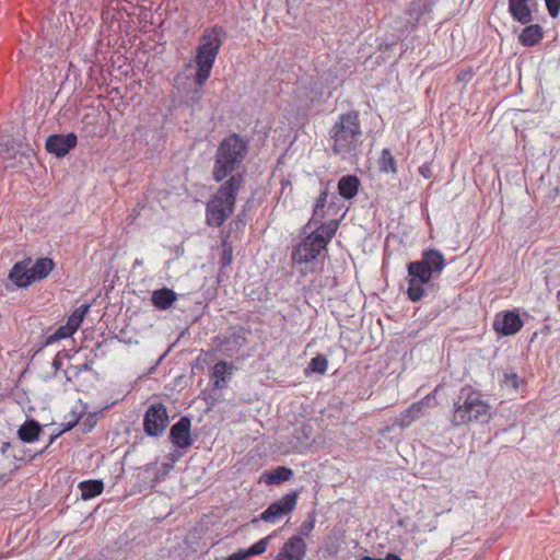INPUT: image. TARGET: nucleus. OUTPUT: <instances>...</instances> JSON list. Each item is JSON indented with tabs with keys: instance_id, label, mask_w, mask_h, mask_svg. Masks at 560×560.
<instances>
[{
	"instance_id": "obj_46",
	"label": "nucleus",
	"mask_w": 560,
	"mask_h": 560,
	"mask_svg": "<svg viewBox=\"0 0 560 560\" xmlns=\"http://www.w3.org/2000/svg\"><path fill=\"white\" fill-rule=\"evenodd\" d=\"M182 456L180 453H171L170 458L173 463H175Z\"/></svg>"
},
{
	"instance_id": "obj_12",
	"label": "nucleus",
	"mask_w": 560,
	"mask_h": 560,
	"mask_svg": "<svg viewBox=\"0 0 560 560\" xmlns=\"http://www.w3.org/2000/svg\"><path fill=\"white\" fill-rule=\"evenodd\" d=\"M31 149H24L22 143L15 140H8L0 143V164L4 168H13L23 162L24 158H28Z\"/></svg>"
},
{
	"instance_id": "obj_25",
	"label": "nucleus",
	"mask_w": 560,
	"mask_h": 560,
	"mask_svg": "<svg viewBox=\"0 0 560 560\" xmlns=\"http://www.w3.org/2000/svg\"><path fill=\"white\" fill-rule=\"evenodd\" d=\"M378 168L381 172L386 174H396L397 173V163L392 154L390 150L385 148L381 152L380 161H378Z\"/></svg>"
},
{
	"instance_id": "obj_35",
	"label": "nucleus",
	"mask_w": 560,
	"mask_h": 560,
	"mask_svg": "<svg viewBox=\"0 0 560 560\" xmlns=\"http://www.w3.org/2000/svg\"><path fill=\"white\" fill-rule=\"evenodd\" d=\"M415 420L413 416H406V410L400 413L399 417H397L394 421V425L399 427L400 429H405L411 424V422Z\"/></svg>"
},
{
	"instance_id": "obj_26",
	"label": "nucleus",
	"mask_w": 560,
	"mask_h": 560,
	"mask_svg": "<svg viewBox=\"0 0 560 560\" xmlns=\"http://www.w3.org/2000/svg\"><path fill=\"white\" fill-rule=\"evenodd\" d=\"M90 310V304H82L77 307L73 313L69 316L67 323L70 325V332H75L83 322L86 313Z\"/></svg>"
},
{
	"instance_id": "obj_8",
	"label": "nucleus",
	"mask_w": 560,
	"mask_h": 560,
	"mask_svg": "<svg viewBox=\"0 0 560 560\" xmlns=\"http://www.w3.org/2000/svg\"><path fill=\"white\" fill-rule=\"evenodd\" d=\"M446 266L443 253L436 248L422 252L421 258L408 265L410 280H431L439 277Z\"/></svg>"
},
{
	"instance_id": "obj_21",
	"label": "nucleus",
	"mask_w": 560,
	"mask_h": 560,
	"mask_svg": "<svg viewBox=\"0 0 560 560\" xmlns=\"http://www.w3.org/2000/svg\"><path fill=\"white\" fill-rule=\"evenodd\" d=\"M177 300V294L167 288L154 290L152 292L151 301L159 310H167Z\"/></svg>"
},
{
	"instance_id": "obj_11",
	"label": "nucleus",
	"mask_w": 560,
	"mask_h": 560,
	"mask_svg": "<svg viewBox=\"0 0 560 560\" xmlns=\"http://www.w3.org/2000/svg\"><path fill=\"white\" fill-rule=\"evenodd\" d=\"M298 493L290 492L284 494L280 500L271 503L259 516V520L267 523H276L281 517L290 514L296 506Z\"/></svg>"
},
{
	"instance_id": "obj_47",
	"label": "nucleus",
	"mask_w": 560,
	"mask_h": 560,
	"mask_svg": "<svg viewBox=\"0 0 560 560\" xmlns=\"http://www.w3.org/2000/svg\"><path fill=\"white\" fill-rule=\"evenodd\" d=\"M61 365V362L57 359L54 360V366L58 369Z\"/></svg>"
},
{
	"instance_id": "obj_10",
	"label": "nucleus",
	"mask_w": 560,
	"mask_h": 560,
	"mask_svg": "<svg viewBox=\"0 0 560 560\" xmlns=\"http://www.w3.org/2000/svg\"><path fill=\"white\" fill-rule=\"evenodd\" d=\"M170 424L165 405L155 402L149 406L143 417V431L149 436H161Z\"/></svg>"
},
{
	"instance_id": "obj_45",
	"label": "nucleus",
	"mask_w": 560,
	"mask_h": 560,
	"mask_svg": "<svg viewBox=\"0 0 560 560\" xmlns=\"http://www.w3.org/2000/svg\"><path fill=\"white\" fill-rule=\"evenodd\" d=\"M78 422H79V420H78V419H75L74 421L69 422V423L66 425V428H65V430H63V431L71 430V429H72V428H73Z\"/></svg>"
},
{
	"instance_id": "obj_4",
	"label": "nucleus",
	"mask_w": 560,
	"mask_h": 560,
	"mask_svg": "<svg viewBox=\"0 0 560 560\" xmlns=\"http://www.w3.org/2000/svg\"><path fill=\"white\" fill-rule=\"evenodd\" d=\"M490 418V406L483 395L470 385L462 387L453 402L451 423L454 427L470 422L487 423Z\"/></svg>"
},
{
	"instance_id": "obj_17",
	"label": "nucleus",
	"mask_w": 560,
	"mask_h": 560,
	"mask_svg": "<svg viewBox=\"0 0 560 560\" xmlns=\"http://www.w3.org/2000/svg\"><path fill=\"white\" fill-rule=\"evenodd\" d=\"M232 368L233 366L225 361H219L214 364L210 376L213 389L226 387V383L231 380Z\"/></svg>"
},
{
	"instance_id": "obj_43",
	"label": "nucleus",
	"mask_w": 560,
	"mask_h": 560,
	"mask_svg": "<svg viewBox=\"0 0 560 560\" xmlns=\"http://www.w3.org/2000/svg\"><path fill=\"white\" fill-rule=\"evenodd\" d=\"M223 260H224L225 265H229L231 262V260H232V249L231 248L229 250L226 248H224Z\"/></svg>"
},
{
	"instance_id": "obj_1",
	"label": "nucleus",
	"mask_w": 560,
	"mask_h": 560,
	"mask_svg": "<svg viewBox=\"0 0 560 560\" xmlns=\"http://www.w3.org/2000/svg\"><path fill=\"white\" fill-rule=\"evenodd\" d=\"M328 197L329 191L326 187L320 191L314 205L313 215L310 221V224L317 222H320V224L301 241L292 255L294 267L303 276H306L307 271L314 272L319 267L318 256L326 248L339 226V219L336 218L323 222L325 218L329 215L335 217L340 210L337 206L338 198L331 195L328 200Z\"/></svg>"
},
{
	"instance_id": "obj_6",
	"label": "nucleus",
	"mask_w": 560,
	"mask_h": 560,
	"mask_svg": "<svg viewBox=\"0 0 560 560\" xmlns=\"http://www.w3.org/2000/svg\"><path fill=\"white\" fill-rule=\"evenodd\" d=\"M244 184V175L238 173L226 179L214 192L206 207L208 225L220 228L232 214L238 191Z\"/></svg>"
},
{
	"instance_id": "obj_27",
	"label": "nucleus",
	"mask_w": 560,
	"mask_h": 560,
	"mask_svg": "<svg viewBox=\"0 0 560 560\" xmlns=\"http://www.w3.org/2000/svg\"><path fill=\"white\" fill-rule=\"evenodd\" d=\"M259 282H250L247 285L244 287V292L246 295L250 296L252 300H258L262 301L267 299V291L266 288L259 285L257 289H255V284H258Z\"/></svg>"
},
{
	"instance_id": "obj_19",
	"label": "nucleus",
	"mask_w": 560,
	"mask_h": 560,
	"mask_svg": "<svg viewBox=\"0 0 560 560\" xmlns=\"http://www.w3.org/2000/svg\"><path fill=\"white\" fill-rule=\"evenodd\" d=\"M42 431V425L36 420L28 419L19 428L18 436L24 443H33L39 438Z\"/></svg>"
},
{
	"instance_id": "obj_34",
	"label": "nucleus",
	"mask_w": 560,
	"mask_h": 560,
	"mask_svg": "<svg viewBox=\"0 0 560 560\" xmlns=\"http://www.w3.org/2000/svg\"><path fill=\"white\" fill-rule=\"evenodd\" d=\"M503 384L506 385V386H511L513 387L514 389L518 388V382H520V377L517 376L516 373H514L513 371L511 372H505L503 374V380H502Z\"/></svg>"
},
{
	"instance_id": "obj_32",
	"label": "nucleus",
	"mask_w": 560,
	"mask_h": 560,
	"mask_svg": "<svg viewBox=\"0 0 560 560\" xmlns=\"http://www.w3.org/2000/svg\"><path fill=\"white\" fill-rule=\"evenodd\" d=\"M328 361L326 357L318 354L315 358L312 359L310 363V368L312 371L317 372L319 374H324L327 370Z\"/></svg>"
},
{
	"instance_id": "obj_31",
	"label": "nucleus",
	"mask_w": 560,
	"mask_h": 560,
	"mask_svg": "<svg viewBox=\"0 0 560 560\" xmlns=\"http://www.w3.org/2000/svg\"><path fill=\"white\" fill-rule=\"evenodd\" d=\"M74 332H70V325L66 323V325L60 326L52 335L47 337L46 345H50L60 339L68 338L72 336Z\"/></svg>"
},
{
	"instance_id": "obj_7",
	"label": "nucleus",
	"mask_w": 560,
	"mask_h": 560,
	"mask_svg": "<svg viewBox=\"0 0 560 560\" xmlns=\"http://www.w3.org/2000/svg\"><path fill=\"white\" fill-rule=\"evenodd\" d=\"M509 13L513 21L525 25L518 34L517 40L524 47H533L544 38V30L534 22V9L537 7L535 0H508Z\"/></svg>"
},
{
	"instance_id": "obj_28",
	"label": "nucleus",
	"mask_w": 560,
	"mask_h": 560,
	"mask_svg": "<svg viewBox=\"0 0 560 560\" xmlns=\"http://www.w3.org/2000/svg\"><path fill=\"white\" fill-rule=\"evenodd\" d=\"M315 522H316L315 512L308 513L307 518L300 525V527L298 529L299 534L296 536H301L302 538L310 537L312 530L315 527Z\"/></svg>"
},
{
	"instance_id": "obj_2",
	"label": "nucleus",
	"mask_w": 560,
	"mask_h": 560,
	"mask_svg": "<svg viewBox=\"0 0 560 560\" xmlns=\"http://www.w3.org/2000/svg\"><path fill=\"white\" fill-rule=\"evenodd\" d=\"M331 151L342 160L357 158L363 144L360 114L355 109L338 115L329 131Z\"/></svg>"
},
{
	"instance_id": "obj_41",
	"label": "nucleus",
	"mask_w": 560,
	"mask_h": 560,
	"mask_svg": "<svg viewBox=\"0 0 560 560\" xmlns=\"http://www.w3.org/2000/svg\"><path fill=\"white\" fill-rule=\"evenodd\" d=\"M361 560H402V559L395 553H387L385 556V558H373L370 556H364L363 558H361Z\"/></svg>"
},
{
	"instance_id": "obj_29",
	"label": "nucleus",
	"mask_w": 560,
	"mask_h": 560,
	"mask_svg": "<svg viewBox=\"0 0 560 560\" xmlns=\"http://www.w3.org/2000/svg\"><path fill=\"white\" fill-rule=\"evenodd\" d=\"M430 282H409V288L407 290V294L412 302H417L421 300L424 295L423 284H429Z\"/></svg>"
},
{
	"instance_id": "obj_39",
	"label": "nucleus",
	"mask_w": 560,
	"mask_h": 560,
	"mask_svg": "<svg viewBox=\"0 0 560 560\" xmlns=\"http://www.w3.org/2000/svg\"><path fill=\"white\" fill-rule=\"evenodd\" d=\"M33 282H5V289L10 291H14L19 288H27Z\"/></svg>"
},
{
	"instance_id": "obj_16",
	"label": "nucleus",
	"mask_w": 560,
	"mask_h": 560,
	"mask_svg": "<svg viewBox=\"0 0 560 560\" xmlns=\"http://www.w3.org/2000/svg\"><path fill=\"white\" fill-rule=\"evenodd\" d=\"M307 545L301 536L290 537L281 547L275 560H304Z\"/></svg>"
},
{
	"instance_id": "obj_24",
	"label": "nucleus",
	"mask_w": 560,
	"mask_h": 560,
	"mask_svg": "<svg viewBox=\"0 0 560 560\" xmlns=\"http://www.w3.org/2000/svg\"><path fill=\"white\" fill-rule=\"evenodd\" d=\"M81 490V498L83 500H90L100 495L104 490V483L102 480H85L79 483Z\"/></svg>"
},
{
	"instance_id": "obj_44",
	"label": "nucleus",
	"mask_w": 560,
	"mask_h": 560,
	"mask_svg": "<svg viewBox=\"0 0 560 560\" xmlns=\"http://www.w3.org/2000/svg\"><path fill=\"white\" fill-rule=\"evenodd\" d=\"M83 424H84L85 428H88V430H91L93 428V425H94L93 417L89 416Z\"/></svg>"
},
{
	"instance_id": "obj_22",
	"label": "nucleus",
	"mask_w": 560,
	"mask_h": 560,
	"mask_svg": "<svg viewBox=\"0 0 560 560\" xmlns=\"http://www.w3.org/2000/svg\"><path fill=\"white\" fill-rule=\"evenodd\" d=\"M360 180L355 175L342 176L338 182V192L345 199H352L359 191Z\"/></svg>"
},
{
	"instance_id": "obj_20",
	"label": "nucleus",
	"mask_w": 560,
	"mask_h": 560,
	"mask_svg": "<svg viewBox=\"0 0 560 560\" xmlns=\"http://www.w3.org/2000/svg\"><path fill=\"white\" fill-rule=\"evenodd\" d=\"M59 434L60 433H58L56 435H51L50 440H49V443L43 450H40L39 452H37L34 455H28L30 450L25 448L23 445L16 444V443H14V444L11 443L12 460L14 462L13 466L11 467V469H16L15 462L26 460L27 456H28V460L31 462L37 455H40V454L45 453Z\"/></svg>"
},
{
	"instance_id": "obj_33",
	"label": "nucleus",
	"mask_w": 560,
	"mask_h": 560,
	"mask_svg": "<svg viewBox=\"0 0 560 560\" xmlns=\"http://www.w3.org/2000/svg\"><path fill=\"white\" fill-rule=\"evenodd\" d=\"M430 396L424 397L422 400L418 402H413L408 409H406V416H413L415 419L419 416V413L422 411L424 406H428L430 401Z\"/></svg>"
},
{
	"instance_id": "obj_23",
	"label": "nucleus",
	"mask_w": 560,
	"mask_h": 560,
	"mask_svg": "<svg viewBox=\"0 0 560 560\" xmlns=\"http://www.w3.org/2000/svg\"><path fill=\"white\" fill-rule=\"evenodd\" d=\"M292 476V469L284 466H279L273 470L265 471L262 478L267 485H280L281 482L290 480Z\"/></svg>"
},
{
	"instance_id": "obj_38",
	"label": "nucleus",
	"mask_w": 560,
	"mask_h": 560,
	"mask_svg": "<svg viewBox=\"0 0 560 560\" xmlns=\"http://www.w3.org/2000/svg\"><path fill=\"white\" fill-rule=\"evenodd\" d=\"M0 453L2 456L7 459H12V451H11V443L10 442H3L0 447Z\"/></svg>"
},
{
	"instance_id": "obj_48",
	"label": "nucleus",
	"mask_w": 560,
	"mask_h": 560,
	"mask_svg": "<svg viewBox=\"0 0 560 560\" xmlns=\"http://www.w3.org/2000/svg\"><path fill=\"white\" fill-rule=\"evenodd\" d=\"M143 261L141 259H136L133 266H141Z\"/></svg>"
},
{
	"instance_id": "obj_36",
	"label": "nucleus",
	"mask_w": 560,
	"mask_h": 560,
	"mask_svg": "<svg viewBox=\"0 0 560 560\" xmlns=\"http://www.w3.org/2000/svg\"><path fill=\"white\" fill-rule=\"evenodd\" d=\"M546 8L551 18H557L560 13V0H545Z\"/></svg>"
},
{
	"instance_id": "obj_30",
	"label": "nucleus",
	"mask_w": 560,
	"mask_h": 560,
	"mask_svg": "<svg viewBox=\"0 0 560 560\" xmlns=\"http://www.w3.org/2000/svg\"><path fill=\"white\" fill-rule=\"evenodd\" d=\"M272 538V535H268L257 542H255L253 546H250L247 550L248 557L258 556L264 553L267 550V547L270 542V539Z\"/></svg>"
},
{
	"instance_id": "obj_14",
	"label": "nucleus",
	"mask_w": 560,
	"mask_h": 560,
	"mask_svg": "<svg viewBox=\"0 0 560 560\" xmlns=\"http://www.w3.org/2000/svg\"><path fill=\"white\" fill-rule=\"evenodd\" d=\"M191 420L184 416L171 427L168 439L171 443L180 450H187L192 445L194 440L190 434Z\"/></svg>"
},
{
	"instance_id": "obj_40",
	"label": "nucleus",
	"mask_w": 560,
	"mask_h": 560,
	"mask_svg": "<svg viewBox=\"0 0 560 560\" xmlns=\"http://www.w3.org/2000/svg\"><path fill=\"white\" fill-rule=\"evenodd\" d=\"M89 369V364L88 363H84L80 366H74V365H71L68 368V370L66 371V373H72L74 376L79 375L82 371L84 370H88Z\"/></svg>"
},
{
	"instance_id": "obj_15",
	"label": "nucleus",
	"mask_w": 560,
	"mask_h": 560,
	"mask_svg": "<svg viewBox=\"0 0 560 560\" xmlns=\"http://www.w3.org/2000/svg\"><path fill=\"white\" fill-rule=\"evenodd\" d=\"M78 143V137L74 132L66 135H50L46 139L47 152L55 154L57 158L67 155Z\"/></svg>"
},
{
	"instance_id": "obj_18",
	"label": "nucleus",
	"mask_w": 560,
	"mask_h": 560,
	"mask_svg": "<svg viewBox=\"0 0 560 560\" xmlns=\"http://www.w3.org/2000/svg\"><path fill=\"white\" fill-rule=\"evenodd\" d=\"M246 342L245 338V331L243 328H240L229 336H224L223 340L221 341L220 346L223 351L230 352V353H237L238 350L244 347Z\"/></svg>"
},
{
	"instance_id": "obj_37",
	"label": "nucleus",
	"mask_w": 560,
	"mask_h": 560,
	"mask_svg": "<svg viewBox=\"0 0 560 560\" xmlns=\"http://www.w3.org/2000/svg\"><path fill=\"white\" fill-rule=\"evenodd\" d=\"M247 558H249L247 555V550L240 549L238 551L232 553L224 560H246Z\"/></svg>"
},
{
	"instance_id": "obj_9",
	"label": "nucleus",
	"mask_w": 560,
	"mask_h": 560,
	"mask_svg": "<svg viewBox=\"0 0 560 560\" xmlns=\"http://www.w3.org/2000/svg\"><path fill=\"white\" fill-rule=\"evenodd\" d=\"M54 261L48 257L37 258L35 261L31 257H26L14 264L9 272L10 281H34L44 280L54 269Z\"/></svg>"
},
{
	"instance_id": "obj_3",
	"label": "nucleus",
	"mask_w": 560,
	"mask_h": 560,
	"mask_svg": "<svg viewBox=\"0 0 560 560\" xmlns=\"http://www.w3.org/2000/svg\"><path fill=\"white\" fill-rule=\"evenodd\" d=\"M248 143V139L238 133L222 139L214 155L212 177L215 182H225L237 174L235 172L247 155Z\"/></svg>"
},
{
	"instance_id": "obj_42",
	"label": "nucleus",
	"mask_w": 560,
	"mask_h": 560,
	"mask_svg": "<svg viewBox=\"0 0 560 560\" xmlns=\"http://www.w3.org/2000/svg\"><path fill=\"white\" fill-rule=\"evenodd\" d=\"M419 173L424 177V178H430L431 177V168L430 166L423 164L419 167Z\"/></svg>"
},
{
	"instance_id": "obj_13",
	"label": "nucleus",
	"mask_w": 560,
	"mask_h": 560,
	"mask_svg": "<svg viewBox=\"0 0 560 560\" xmlns=\"http://www.w3.org/2000/svg\"><path fill=\"white\" fill-rule=\"evenodd\" d=\"M524 323L520 315L514 311L500 312L493 320V329L502 336H512L517 334Z\"/></svg>"
},
{
	"instance_id": "obj_5",
	"label": "nucleus",
	"mask_w": 560,
	"mask_h": 560,
	"mask_svg": "<svg viewBox=\"0 0 560 560\" xmlns=\"http://www.w3.org/2000/svg\"><path fill=\"white\" fill-rule=\"evenodd\" d=\"M225 36L226 33L222 26L213 25L206 27L199 37L195 56V82L200 88L203 86L210 78L211 70Z\"/></svg>"
}]
</instances>
